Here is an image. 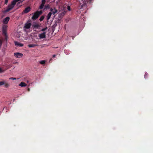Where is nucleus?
Returning a JSON list of instances; mask_svg holds the SVG:
<instances>
[{
  "label": "nucleus",
  "mask_w": 153,
  "mask_h": 153,
  "mask_svg": "<svg viewBox=\"0 0 153 153\" xmlns=\"http://www.w3.org/2000/svg\"><path fill=\"white\" fill-rule=\"evenodd\" d=\"M39 37L40 39L45 38L46 37V32H44L43 33L39 34Z\"/></svg>",
  "instance_id": "5"
},
{
  "label": "nucleus",
  "mask_w": 153,
  "mask_h": 153,
  "mask_svg": "<svg viewBox=\"0 0 153 153\" xmlns=\"http://www.w3.org/2000/svg\"><path fill=\"white\" fill-rule=\"evenodd\" d=\"M19 85L22 87H25L27 86V84L25 82H22L19 84Z\"/></svg>",
  "instance_id": "15"
},
{
  "label": "nucleus",
  "mask_w": 153,
  "mask_h": 153,
  "mask_svg": "<svg viewBox=\"0 0 153 153\" xmlns=\"http://www.w3.org/2000/svg\"><path fill=\"white\" fill-rule=\"evenodd\" d=\"M33 26L34 28H39L40 27V25L37 24H35L33 25Z\"/></svg>",
  "instance_id": "16"
},
{
  "label": "nucleus",
  "mask_w": 153,
  "mask_h": 153,
  "mask_svg": "<svg viewBox=\"0 0 153 153\" xmlns=\"http://www.w3.org/2000/svg\"><path fill=\"white\" fill-rule=\"evenodd\" d=\"M30 8L29 7H28L26 8L24 10V12L25 13H28L30 10Z\"/></svg>",
  "instance_id": "11"
},
{
  "label": "nucleus",
  "mask_w": 153,
  "mask_h": 153,
  "mask_svg": "<svg viewBox=\"0 0 153 153\" xmlns=\"http://www.w3.org/2000/svg\"><path fill=\"white\" fill-rule=\"evenodd\" d=\"M6 27L4 26L2 28V33L3 34L4 36H6V35H7L6 33Z\"/></svg>",
  "instance_id": "10"
},
{
  "label": "nucleus",
  "mask_w": 153,
  "mask_h": 153,
  "mask_svg": "<svg viewBox=\"0 0 153 153\" xmlns=\"http://www.w3.org/2000/svg\"><path fill=\"white\" fill-rule=\"evenodd\" d=\"M5 36V38L4 39L6 41L7 40V35H6V36Z\"/></svg>",
  "instance_id": "24"
},
{
  "label": "nucleus",
  "mask_w": 153,
  "mask_h": 153,
  "mask_svg": "<svg viewBox=\"0 0 153 153\" xmlns=\"http://www.w3.org/2000/svg\"><path fill=\"white\" fill-rule=\"evenodd\" d=\"M46 2L45 0H42V3L39 6V9H42L43 8V7L44 6Z\"/></svg>",
  "instance_id": "6"
},
{
  "label": "nucleus",
  "mask_w": 153,
  "mask_h": 153,
  "mask_svg": "<svg viewBox=\"0 0 153 153\" xmlns=\"http://www.w3.org/2000/svg\"><path fill=\"white\" fill-rule=\"evenodd\" d=\"M44 16H42L40 17V18L39 19L40 21V22L42 21L44 19Z\"/></svg>",
  "instance_id": "20"
},
{
  "label": "nucleus",
  "mask_w": 153,
  "mask_h": 153,
  "mask_svg": "<svg viewBox=\"0 0 153 153\" xmlns=\"http://www.w3.org/2000/svg\"><path fill=\"white\" fill-rule=\"evenodd\" d=\"M28 91H30V88H28Z\"/></svg>",
  "instance_id": "30"
},
{
  "label": "nucleus",
  "mask_w": 153,
  "mask_h": 153,
  "mask_svg": "<svg viewBox=\"0 0 153 153\" xmlns=\"http://www.w3.org/2000/svg\"><path fill=\"white\" fill-rule=\"evenodd\" d=\"M67 9L69 10V11H70L71 10V8L69 6H67Z\"/></svg>",
  "instance_id": "25"
},
{
  "label": "nucleus",
  "mask_w": 153,
  "mask_h": 153,
  "mask_svg": "<svg viewBox=\"0 0 153 153\" xmlns=\"http://www.w3.org/2000/svg\"><path fill=\"white\" fill-rule=\"evenodd\" d=\"M52 14V13L51 12H50L48 13L46 16V19L48 21L50 19Z\"/></svg>",
  "instance_id": "13"
},
{
  "label": "nucleus",
  "mask_w": 153,
  "mask_h": 153,
  "mask_svg": "<svg viewBox=\"0 0 153 153\" xmlns=\"http://www.w3.org/2000/svg\"><path fill=\"white\" fill-rule=\"evenodd\" d=\"M52 60V59H51L50 60V61H49V62H50L51 60Z\"/></svg>",
  "instance_id": "31"
},
{
  "label": "nucleus",
  "mask_w": 153,
  "mask_h": 153,
  "mask_svg": "<svg viewBox=\"0 0 153 153\" xmlns=\"http://www.w3.org/2000/svg\"><path fill=\"white\" fill-rule=\"evenodd\" d=\"M148 74H145L144 75V77L145 78H146Z\"/></svg>",
  "instance_id": "27"
},
{
  "label": "nucleus",
  "mask_w": 153,
  "mask_h": 153,
  "mask_svg": "<svg viewBox=\"0 0 153 153\" xmlns=\"http://www.w3.org/2000/svg\"><path fill=\"white\" fill-rule=\"evenodd\" d=\"M45 60H43L40 62V63L42 65H44L45 63Z\"/></svg>",
  "instance_id": "21"
},
{
  "label": "nucleus",
  "mask_w": 153,
  "mask_h": 153,
  "mask_svg": "<svg viewBox=\"0 0 153 153\" xmlns=\"http://www.w3.org/2000/svg\"><path fill=\"white\" fill-rule=\"evenodd\" d=\"M47 29V27H46V28L42 29L41 30L42 31H44L46 30Z\"/></svg>",
  "instance_id": "22"
},
{
  "label": "nucleus",
  "mask_w": 153,
  "mask_h": 153,
  "mask_svg": "<svg viewBox=\"0 0 153 153\" xmlns=\"http://www.w3.org/2000/svg\"><path fill=\"white\" fill-rule=\"evenodd\" d=\"M3 85H4V87L6 88H8L10 86L9 84L8 83L4 81H0V86Z\"/></svg>",
  "instance_id": "1"
},
{
  "label": "nucleus",
  "mask_w": 153,
  "mask_h": 153,
  "mask_svg": "<svg viewBox=\"0 0 153 153\" xmlns=\"http://www.w3.org/2000/svg\"><path fill=\"white\" fill-rule=\"evenodd\" d=\"M15 45L17 46L22 47L24 45L21 43H20L17 42H15Z\"/></svg>",
  "instance_id": "12"
},
{
  "label": "nucleus",
  "mask_w": 153,
  "mask_h": 153,
  "mask_svg": "<svg viewBox=\"0 0 153 153\" xmlns=\"http://www.w3.org/2000/svg\"><path fill=\"white\" fill-rule=\"evenodd\" d=\"M50 8V6L49 4H47L45 5L44 7V10H46L47 9H49Z\"/></svg>",
  "instance_id": "18"
},
{
  "label": "nucleus",
  "mask_w": 153,
  "mask_h": 153,
  "mask_svg": "<svg viewBox=\"0 0 153 153\" xmlns=\"http://www.w3.org/2000/svg\"><path fill=\"white\" fill-rule=\"evenodd\" d=\"M10 18L9 17H6L3 19V23L6 24L8 22Z\"/></svg>",
  "instance_id": "9"
},
{
  "label": "nucleus",
  "mask_w": 153,
  "mask_h": 153,
  "mask_svg": "<svg viewBox=\"0 0 153 153\" xmlns=\"http://www.w3.org/2000/svg\"><path fill=\"white\" fill-rule=\"evenodd\" d=\"M31 25V23H26L24 26V28L26 29H28L30 28Z\"/></svg>",
  "instance_id": "8"
},
{
  "label": "nucleus",
  "mask_w": 153,
  "mask_h": 153,
  "mask_svg": "<svg viewBox=\"0 0 153 153\" xmlns=\"http://www.w3.org/2000/svg\"><path fill=\"white\" fill-rule=\"evenodd\" d=\"M37 46V45L35 44H30L28 45V46L29 48H33Z\"/></svg>",
  "instance_id": "17"
},
{
  "label": "nucleus",
  "mask_w": 153,
  "mask_h": 153,
  "mask_svg": "<svg viewBox=\"0 0 153 153\" xmlns=\"http://www.w3.org/2000/svg\"><path fill=\"white\" fill-rule=\"evenodd\" d=\"M21 0H14L12 1L11 4L14 7V6L16 4L17 2Z\"/></svg>",
  "instance_id": "14"
},
{
  "label": "nucleus",
  "mask_w": 153,
  "mask_h": 153,
  "mask_svg": "<svg viewBox=\"0 0 153 153\" xmlns=\"http://www.w3.org/2000/svg\"><path fill=\"white\" fill-rule=\"evenodd\" d=\"M13 7L14 6L11 4L9 5L8 6L7 9L6 10L5 12H9L10 10L12 9Z\"/></svg>",
  "instance_id": "7"
},
{
  "label": "nucleus",
  "mask_w": 153,
  "mask_h": 153,
  "mask_svg": "<svg viewBox=\"0 0 153 153\" xmlns=\"http://www.w3.org/2000/svg\"><path fill=\"white\" fill-rule=\"evenodd\" d=\"M9 79H12L13 80H16V78H14V77H10L9 78Z\"/></svg>",
  "instance_id": "23"
},
{
  "label": "nucleus",
  "mask_w": 153,
  "mask_h": 153,
  "mask_svg": "<svg viewBox=\"0 0 153 153\" xmlns=\"http://www.w3.org/2000/svg\"><path fill=\"white\" fill-rule=\"evenodd\" d=\"M8 0H5V4H7Z\"/></svg>",
  "instance_id": "28"
},
{
  "label": "nucleus",
  "mask_w": 153,
  "mask_h": 153,
  "mask_svg": "<svg viewBox=\"0 0 153 153\" xmlns=\"http://www.w3.org/2000/svg\"><path fill=\"white\" fill-rule=\"evenodd\" d=\"M14 56L17 58H20L22 57L23 54L19 52L15 53H14Z\"/></svg>",
  "instance_id": "3"
},
{
  "label": "nucleus",
  "mask_w": 153,
  "mask_h": 153,
  "mask_svg": "<svg viewBox=\"0 0 153 153\" xmlns=\"http://www.w3.org/2000/svg\"><path fill=\"white\" fill-rule=\"evenodd\" d=\"M56 56V55H53V58H54Z\"/></svg>",
  "instance_id": "29"
},
{
  "label": "nucleus",
  "mask_w": 153,
  "mask_h": 153,
  "mask_svg": "<svg viewBox=\"0 0 153 153\" xmlns=\"http://www.w3.org/2000/svg\"><path fill=\"white\" fill-rule=\"evenodd\" d=\"M39 16V14H38L36 12L34 13V15L32 17V19L33 20H35L38 18Z\"/></svg>",
  "instance_id": "4"
},
{
  "label": "nucleus",
  "mask_w": 153,
  "mask_h": 153,
  "mask_svg": "<svg viewBox=\"0 0 153 153\" xmlns=\"http://www.w3.org/2000/svg\"><path fill=\"white\" fill-rule=\"evenodd\" d=\"M50 11L52 13L53 15H54L53 17H54L55 16V14L58 12V10L55 8L53 9L52 8H51L50 10Z\"/></svg>",
  "instance_id": "2"
},
{
  "label": "nucleus",
  "mask_w": 153,
  "mask_h": 153,
  "mask_svg": "<svg viewBox=\"0 0 153 153\" xmlns=\"http://www.w3.org/2000/svg\"><path fill=\"white\" fill-rule=\"evenodd\" d=\"M4 71L1 68H0V73H2Z\"/></svg>",
  "instance_id": "26"
},
{
  "label": "nucleus",
  "mask_w": 153,
  "mask_h": 153,
  "mask_svg": "<svg viewBox=\"0 0 153 153\" xmlns=\"http://www.w3.org/2000/svg\"><path fill=\"white\" fill-rule=\"evenodd\" d=\"M36 12L38 14H39V16L40 15L42 14L43 12L42 10H41L39 11H37Z\"/></svg>",
  "instance_id": "19"
}]
</instances>
